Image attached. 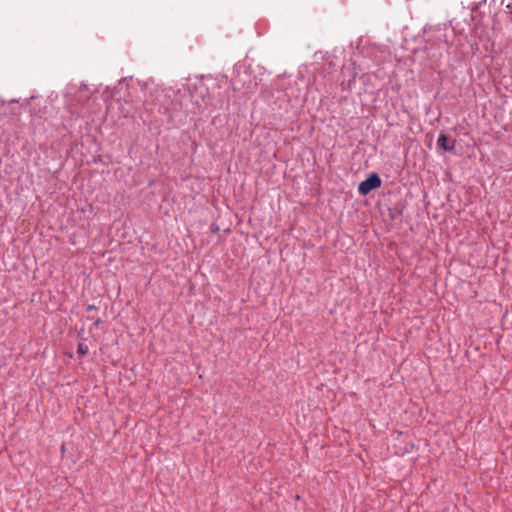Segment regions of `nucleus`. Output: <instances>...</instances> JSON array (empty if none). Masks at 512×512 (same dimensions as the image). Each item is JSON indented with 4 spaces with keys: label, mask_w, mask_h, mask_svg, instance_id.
<instances>
[{
    "label": "nucleus",
    "mask_w": 512,
    "mask_h": 512,
    "mask_svg": "<svg viewBox=\"0 0 512 512\" xmlns=\"http://www.w3.org/2000/svg\"><path fill=\"white\" fill-rule=\"evenodd\" d=\"M381 186V179L377 173H371L364 181L358 186V192L365 196L372 190L377 189Z\"/></svg>",
    "instance_id": "f257e3e1"
},
{
    "label": "nucleus",
    "mask_w": 512,
    "mask_h": 512,
    "mask_svg": "<svg viewBox=\"0 0 512 512\" xmlns=\"http://www.w3.org/2000/svg\"><path fill=\"white\" fill-rule=\"evenodd\" d=\"M437 145L445 151H452L454 149V144L448 143V137L444 134H440L437 139Z\"/></svg>",
    "instance_id": "f03ea898"
},
{
    "label": "nucleus",
    "mask_w": 512,
    "mask_h": 512,
    "mask_svg": "<svg viewBox=\"0 0 512 512\" xmlns=\"http://www.w3.org/2000/svg\"><path fill=\"white\" fill-rule=\"evenodd\" d=\"M78 353L81 354V355H85L88 353V346L83 344V343H80L78 345Z\"/></svg>",
    "instance_id": "7ed1b4c3"
}]
</instances>
